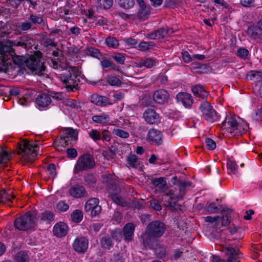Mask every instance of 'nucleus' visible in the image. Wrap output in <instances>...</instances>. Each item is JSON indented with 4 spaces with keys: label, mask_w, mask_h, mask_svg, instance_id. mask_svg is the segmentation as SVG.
I'll use <instances>...</instances> for the list:
<instances>
[{
    "label": "nucleus",
    "mask_w": 262,
    "mask_h": 262,
    "mask_svg": "<svg viewBox=\"0 0 262 262\" xmlns=\"http://www.w3.org/2000/svg\"><path fill=\"white\" fill-rule=\"evenodd\" d=\"M42 57V54L39 50H33L30 53H27L25 55L13 56L12 61L15 64L18 65L20 69L19 72L24 74L26 71L25 66L33 74L41 76L42 72L46 71V67L44 66L40 59Z\"/></svg>",
    "instance_id": "nucleus-1"
},
{
    "label": "nucleus",
    "mask_w": 262,
    "mask_h": 262,
    "mask_svg": "<svg viewBox=\"0 0 262 262\" xmlns=\"http://www.w3.org/2000/svg\"><path fill=\"white\" fill-rule=\"evenodd\" d=\"M166 229V225L159 220L149 223L141 235L143 247L146 249L147 248H153L157 245V240L163 235Z\"/></svg>",
    "instance_id": "nucleus-2"
},
{
    "label": "nucleus",
    "mask_w": 262,
    "mask_h": 262,
    "mask_svg": "<svg viewBox=\"0 0 262 262\" xmlns=\"http://www.w3.org/2000/svg\"><path fill=\"white\" fill-rule=\"evenodd\" d=\"M38 218L37 211L32 209L16 218L14 220V226L20 231L34 230L37 225Z\"/></svg>",
    "instance_id": "nucleus-3"
},
{
    "label": "nucleus",
    "mask_w": 262,
    "mask_h": 262,
    "mask_svg": "<svg viewBox=\"0 0 262 262\" xmlns=\"http://www.w3.org/2000/svg\"><path fill=\"white\" fill-rule=\"evenodd\" d=\"M37 145H33L26 139H23L18 143L17 154L21 155L23 160L32 163L35 160L36 151L33 149L37 147Z\"/></svg>",
    "instance_id": "nucleus-4"
},
{
    "label": "nucleus",
    "mask_w": 262,
    "mask_h": 262,
    "mask_svg": "<svg viewBox=\"0 0 262 262\" xmlns=\"http://www.w3.org/2000/svg\"><path fill=\"white\" fill-rule=\"evenodd\" d=\"M171 182L173 185L178 187L179 191H177L176 190V188H175L174 189H171L165 195L169 196L170 200H176L177 201L182 200L186 193V187L190 186L192 184L191 182H182V181L176 176L171 179Z\"/></svg>",
    "instance_id": "nucleus-5"
},
{
    "label": "nucleus",
    "mask_w": 262,
    "mask_h": 262,
    "mask_svg": "<svg viewBox=\"0 0 262 262\" xmlns=\"http://www.w3.org/2000/svg\"><path fill=\"white\" fill-rule=\"evenodd\" d=\"M95 166V162L93 157L89 154H84L80 156L74 168V173L77 174L79 171H85L93 168Z\"/></svg>",
    "instance_id": "nucleus-6"
},
{
    "label": "nucleus",
    "mask_w": 262,
    "mask_h": 262,
    "mask_svg": "<svg viewBox=\"0 0 262 262\" xmlns=\"http://www.w3.org/2000/svg\"><path fill=\"white\" fill-rule=\"evenodd\" d=\"M221 127L231 135L233 134L234 136L237 133L242 134L245 130V129L242 128V126L237 122L235 118L233 117L227 116L221 124Z\"/></svg>",
    "instance_id": "nucleus-7"
},
{
    "label": "nucleus",
    "mask_w": 262,
    "mask_h": 262,
    "mask_svg": "<svg viewBox=\"0 0 262 262\" xmlns=\"http://www.w3.org/2000/svg\"><path fill=\"white\" fill-rule=\"evenodd\" d=\"M202 117L207 121L214 122L218 120L219 116L210 103L204 101L201 104L200 107Z\"/></svg>",
    "instance_id": "nucleus-8"
},
{
    "label": "nucleus",
    "mask_w": 262,
    "mask_h": 262,
    "mask_svg": "<svg viewBox=\"0 0 262 262\" xmlns=\"http://www.w3.org/2000/svg\"><path fill=\"white\" fill-rule=\"evenodd\" d=\"M89 240L84 236H78L76 237L73 244V249L77 253L83 254L88 249Z\"/></svg>",
    "instance_id": "nucleus-9"
},
{
    "label": "nucleus",
    "mask_w": 262,
    "mask_h": 262,
    "mask_svg": "<svg viewBox=\"0 0 262 262\" xmlns=\"http://www.w3.org/2000/svg\"><path fill=\"white\" fill-rule=\"evenodd\" d=\"M152 98L156 103L161 105H165L169 103L170 95L166 90L160 89L154 92Z\"/></svg>",
    "instance_id": "nucleus-10"
},
{
    "label": "nucleus",
    "mask_w": 262,
    "mask_h": 262,
    "mask_svg": "<svg viewBox=\"0 0 262 262\" xmlns=\"http://www.w3.org/2000/svg\"><path fill=\"white\" fill-rule=\"evenodd\" d=\"M143 117L146 122L150 124H158L160 122L159 115L152 108L147 109L143 114Z\"/></svg>",
    "instance_id": "nucleus-11"
},
{
    "label": "nucleus",
    "mask_w": 262,
    "mask_h": 262,
    "mask_svg": "<svg viewBox=\"0 0 262 262\" xmlns=\"http://www.w3.org/2000/svg\"><path fill=\"white\" fill-rule=\"evenodd\" d=\"M162 133L156 129H150L148 132L147 139L152 144L159 145L162 144Z\"/></svg>",
    "instance_id": "nucleus-12"
},
{
    "label": "nucleus",
    "mask_w": 262,
    "mask_h": 262,
    "mask_svg": "<svg viewBox=\"0 0 262 262\" xmlns=\"http://www.w3.org/2000/svg\"><path fill=\"white\" fill-rule=\"evenodd\" d=\"M135 229V226L132 223H128L124 225L122 232L125 242H130L133 241Z\"/></svg>",
    "instance_id": "nucleus-13"
},
{
    "label": "nucleus",
    "mask_w": 262,
    "mask_h": 262,
    "mask_svg": "<svg viewBox=\"0 0 262 262\" xmlns=\"http://www.w3.org/2000/svg\"><path fill=\"white\" fill-rule=\"evenodd\" d=\"M225 253L228 256L227 262H239L240 252L238 249L232 247H226L224 250Z\"/></svg>",
    "instance_id": "nucleus-14"
},
{
    "label": "nucleus",
    "mask_w": 262,
    "mask_h": 262,
    "mask_svg": "<svg viewBox=\"0 0 262 262\" xmlns=\"http://www.w3.org/2000/svg\"><path fill=\"white\" fill-rule=\"evenodd\" d=\"M70 194L76 198H81L86 196V191L83 186L74 185L69 190Z\"/></svg>",
    "instance_id": "nucleus-15"
},
{
    "label": "nucleus",
    "mask_w": 262,
    "mask_h": 262,
    "mask_svg": "<svg viewBox=\"0 0 262 262\" xmlns=\"http://www.w3.org/2000/svg\"><path fill=\"white\" fill-rule=\"evenodd\" d=\"M68 229V226L66 223L59 222L55 225L53 228V233L57 237H62L67 234Z\"/></svg>",
    "instance_id": "nucleus-16"
},
{
    "label": "nucleus",
    "mask_w": 262,
    "mask_h": 262,
    "mask_svg": "<svg viewBox=\"0 0 262 262\" xmlns=\"http://www.w3.org/2000/svg\"><path fill=\"white\" fill-rule=\"evenodd\" d=\"M91 101L99 106H105L107 105L112 104L110 99L105 96H103L97 94L92 95L91 97Z\"/></svg>",
    "instance_id": "nucleus-17"
},
{
    "label": "nucleus",
    "mask_w": 262,
    "mask_h": 262,
    "mask_svg": "<svg viewBox=\"0 0 262 262\" xmlns=\"http://www.w3.org/2000/svg\"><path fill=\"white\" fill-rule=\"evenodd\" d=\"M176 99L178 102H181L185 107H190L193 103V99L190 94L181 92L176 96Z\"/></svg>",
    "instance_id": "nucleus-18"
},
{
    "label": "nucleus",
    "mask_w": 262,
    "mask_h": 262,
    "mask_svg": "<svg viewBox=\"0 0 262 262\" xmlns=\"http://www.w3.org/2000/svg\"><path fill=\"white\" fill-rule=\"evenodd\" d=\"M247 33L250 38L262 39V30L257 25L249 26Z\"/></svg>",
    "instance_id": "nucleus-19"
},
{
    "label": "nucleus",
    "mask_w": 262,
    "mask_h": 262,
    "mask_svg": "<svg viewBox=\"0 0 262 262\" xmlns=\"http://www.w3.org/2000/svg\"><path fill=\"white\" fill-rule=\"evenodd\" d=\"M36 103L39 106L46 107L51 103V99L49 94L43 93L37 96L36 98Z\"/></svg>",
    "instance_id": "nucleus-20"
},
{
    "label": "nucleus",
    "mask_w": 262,
    "mask_h": 262,
    "mask_svg": "<svg viewBox=\"0 0 262 262\" xmlns=\"http://www.w3.org/2000/svg\"><path fill=\"white\" fill-rule=\"evenodd\" d=\"M232 212V210L227 207H223L221 213L222 214V217H220L222 220V226H225L229 224L231 218V213Z\"/></svg>",
    "instance_id": "nucleus-21"
},
{
    "label": "nucleus",
    "mask_w": 262,
    "mask_h": 262,
    "mask_svg": "<svg viewBox=\"0 0 262 262\" xmlns=\"http://www.w3.org/2000/svg\"><path fill=\"white\" fill-rule=\"evenodd\" d=\"M15 54V50H0V63L8 64V60Z\"/></svg>",
    "instance_id": "nucleus-22"
},
{
    "label": "nucleus",
    "mask_w": 262,
    "mask_h": 262,
    "mask_svg": "<svg viewBox=\"0 0 262 262\" xmlns=\"http://www.w3.org/2000/svg\"><path fill=\"white\" fill-rule=\"evenodd\" d=\"M78 131L77 129H73L71 127L67 128L65 130L66 136L63 137V139L64 140L65 145H68V141L67 139L71 138L72 141H76L78 139Z\"/></svg>",
    "instance_id": "nucleus-23"
},
{
    "label": "nucleus",
    "mask_w": 262,
    "mask_h": 262,
    "mask_svg": "<svg viewBox=\"0 0 262 262\" xmlns=\"http://www.w3.org/2000/svg\"><path fill=\"white\" fill-rule=\"evenodd\" d=\"M157 245L154 246L153 248H148L149 249L154 250L157 257L159 258H162L166 256L167 246L164 244H161L159 243V240H157Z\"/></svg>",
    "instance_id": "nucleus-24"
},
{
    "label": "nucleus",
    "mask_w": 262,
    "mask_h": 262,
    "mask_svg": "<svg viewBox=\"0 0 262 262\" xmlns=\"http://www.w3.org/2000/svg\"><path fill=\"white\" fill-rule=\"evenodd\" d=\"M192 91L194 95L199 97H202L203 99L207 97L209 95V93L204 90L202 85H197L195 86H193L192 88Z\"/></svg>",
    "instance_id": "nucleus-25"
},
{
    "label": "nucleus",
    "mask_w": 262,
    "mask_h": 262,
    "mask_svg": "<svg viewBox=\"0 0 262 262\" xmlns=\"http://www.w3.org/2000/svg\"><path fill=\"white\" fill-rule=\"evenodd\" d=\"M151 184L154 186L158 188L159 190L161 191H164L167 185L166 178L164 177H160L152 179L151 180Z\"/></svg>",
    "instance_id": "nucleus-26"
},
{
    "label": "nucleus",
    "mask_w": 262,
    "mask_h": 262,
    "mask_svg": "<svg viewBox=\"0 0 262 262\" xmlns=\"http://www.w3.org/2000/svg\"><path fill=\"white\" fill-rule=\"evenodd\" d=\"M138 67H145L147 68H151L156 65V61L151 58L142 59L136 63Z\"/></svg>",
    "instance_id": "nucleus-27"
},
{
    "label": "nucleus",
    "mask_w": 262,
    "mask_h": 262,
    "mask_svg": "<svg viewBox=\"0 0 262 262\" xmlns=\"http://www.w3.org/2000/svg\"><path fill=\"white\" fill-rule=\"evenodd\" d=\"M27 43H25V41L21 42V41H12L8 40L6 45H4L3 43H2L1 47H0V49H5V47H8V49H13V46H21L23 48H24L25 49H28L27 48Z\"/></svg>",
    "instance_id": "nucleus-28"
},
{
    "label": "nucleus",
    "mask_w": 262,
    "mask_h": 262,
    "mask_svg": "<svg viewBox=\"0 0 262 262\" xmlns=\"http://www.w3.org/2000/svg\"><path fill=\"white\" fill-rule=\"evenodd\" d=\"M83 184L90 187H94L97 182V178L93 173H86L83 176Z\"/></svg>",
    "instance_id": "nucleus-29"
},
{
    "label": "nucleus",
    "mask_w": 262,
    "mask_h": 262,
    "mask_svg": "<svg viewBox=\"0 0 262 262\" xmlns=\"http://www.w3.org/2000/svg\"><path fill=\"white\" fill-rule=\"evenodd\" d=\"M126 160L127 164L134 168H138L140 164L139 158L135 154H130L127 157Z\"/></svg>",
    "instance_id": "nucleus-30"
},
{
    "label": "nucleus",
    "mask_w": 262,
    "mask_h": 262,
    "mask_svg": "<svg viewBox=\"0 0 262 262\" xmlns=\"http://www.w3.org/2000/svg\"><path fill=\"white\" fill-rule=\"evenodd\" d=\"M101 83L103 85H107L108 84L113 86H120L121 84V80L116 76L107 77L106 81L101 80Z\"/></svg>",
    "instance_id": "nucleus-31"
},
{
    "label": "nucleus",
    "mask_w": 262,
    "mask_h": 262,
    "mask_svg": "<svg viewBox=\"0 0 262 262\" xmlns=\"http://www.w3.org/2000/svg\"><path fill=\"white\" fill-rule=\"evenodd\" d=\"M262 78V72L258 71H250L246 75V78L250 80L259 81Z\"/></svg>",
    "instance_id": "nucleus-32"
},
{
    "label": "nucleus",
    "mask_w": 262,
    "mask_h": 262,
    "mask_svg": "<svg viewBox=\"0 0 262 262\" xmlns=\"http://www.w3.org/2000/svg\"><path fill=\"white\" fill-rule=\"evenodd\" d=\"M40 218L41 221L50 223L54 221V214L51 211L46 210L41 213Z\"/></svg>",
    "instance_id": "nucleus-33"
},
{
    "label": "nucleus",
    "mask_w": 262,
    "mask_h": 262,
    "mask_svg": "<svg viewBox=\"0 0 262 262\" xmlns=\"http://www.w3.org/2000/svg\"><path fill=\"white\" fill-rule=\"evenodd\" d=\"M14 259L16 262H29L30 258L26 252L20 251L15 254Z\"/></svg>",
    "instance_id": "nucleus-34"
},
{
    "label": "nucleus",
    "mask_w": 262,
    "mask_h": 262,
    "mask_svg": "<svg viewBox=\"0 0 262 262\" xmlns=\"http://www.w3.org/2000/svg\"><path fill=\"white\" fill-rule=\"evenodd\" d=\"M99 200L97 198H92L89 199L85 203V210L86 212H90L95 207V205L99 204Z\"/></svg>",
    "instance_id": "nucleus-35"
},
{
    "label": "nucleus",
    "mask_w": 262,
    "mask_h": 262,
    "mask_svg": "<svg viewBox=\"0 0 262 262\" xmlns=\"http://www.w3.org/2000/svg\"><path fill=\"white\" fill-rule=\"evenodd\" d=\"M10 157L11 155L8 151L5 150L3 147H0V165L6 166Z\"/></svg>",
    "instance_id": "nucleus-36"
},
{
    "label": "nucleus",
    "mask_w": 262,
    "mask_h": 262,
    "mask_svg": "<svg viewBox=\"0 0 262 262\" xmlns=\"http://www.w3.org/2000/svg\"><path fill=\"white\" fill-rule=\"evenodd\" d=\"M92 120L97 123L106 124L110 121L108 115H95L92 117Z\"/></svg>",
    "instance_id": "nucleus-37"
},
{
    "label": "nucleus",
    "mask_w": 262,
    "mask_h": 262,
    "mask_svg": "<svg viewBox=\"0 0 262 262\" xmlns=\"http://www.w3.org/2000/svg\"><path fill=\"white\" fill-rule=\"evenodd\" d=\"M110 197L117 204L121 206V207H128V203L124 200L121 196H118L116 194H111Z\"/></svg>",
    "instance_id": "nucleus-38"
},
{
    "label": "nucleus",
    "mask_w": 262,
    "mask_h": 262,
    "mask_svg": "<svg viewBox=\"0 0 262 262\" xmlns=\"http://www.w3.org/2000/svg\"><path fill=\"white\" fill-rule=\"evenodd\" d=\"M118 5L124 9H129L135 5L134 0H117Z\"/></svg>",
    "instance_id": "nucleus-39"
},
{
    "label": "nucleus",
    "mask_w": 262,
    "mask_h": 262,
    "mask_svg": "<svg viewBox=\"0 0 262 262\" xmlns=\"http://www.w3.org/2000/svg\"><path fill=\"white\" fill-rule=\"evenodd\" d=\"M150 13V11L147 7L140 8L137 13L138 18L142 20H144L148 18Z\"/></svg>",
    "instance_id": "nucleus-40"
},
{
    "label": "nucleus",
    "mask_w": 262,
    "mask_h": 262,
    "mask_svg": "<svg viewBox=\"0 0 262 262\" xmlns=\"http://www.w3.org/2000/svg\"><path fill=\"white\" fill-rule=\"evenodd\" d=\"M222 208L223 207L221 205H220V206L218 207L215 203L212 202L206 206L205 209L208 213L211 214L219 212L220 210L221 211Z\"/></svg>",
    "instance_id": "nucleus-41"
},
{
    "label": "nucleus",
    "mask_w": 262,
    "mask_h": 262,
    "mask_svg": "<svg viewBox=\"0 0 262 262\" xmlns=\"http://www.w3.org/2000/svg\"><path fill=\"white\" fill-rule=\"evenodd\" d=\"M10 195V194H9L6 189H3L0 192V203L9 205V202H11Z\"/></svg>",
    "instance_id": "nucleus-42"
},
{
    "label": "nucleus",
    "mask_w": 262,
    "mask_h": 262,
    "mask_svg": "<svg viewBox=\"0 0 262 262\" xmlns=\"http://www.w3.org/2000/svg\"><path fill=\"white\" fill-rule=\"evenodd\" d=\"M71 216L74 222L80 223L83 219V212L80 210L76 209L72 212Z\"/></svg>",
    "instance_id": "nucleus-43"
},
{
    "label": "nucleus",
    "mask_w": 262,
    "mask_h": 262,
    "mask_svg": "<svg viewBox=\"0 0 262 262\" xmlns=\"http://www.w3.org/2000/svg\"><path fill=\"white\" fill-rule=\"evenodd\" d=\"M105 42L108 48H117L119 45V41L115 37L112 36L106 37Z\"/></svg>",
    "instance_id": "nucleus-44"
},
{
    "label": "nucleus",
    "mask_w": 262,
    "mask_h": 262,
    "mask_svg": "<svg viewBox=\"0 0 262 262\" xmlns=\"http://www.w3.org/2000/svg\"><path fill=\"white\" fill-rule=\"evenodd\" d=\"M107 188L109 193L111 194H117L120 191L119 187L114 180L109 184L107 185Z\"/></svg>",
    "instance_id": "nucleus-45"
},
{
    "label": "nucleus",
    "mask_w": 262,
    "mask_h": 262,
    "mask_svg": "<svg viewBox=\"0 0 262 262\" xmlns=\"http://www.w3.org/2000/svg\"><path fill=\"white\" fill-rule=\"evenodd\" d=\"M100 244L102 248L107 249H110L111 247H113V243L111 237L106 236L101 238Z\"/></svg>",
    "instance_id": "nucleus-46"
},
{
    "label": "nucleus",
    "mask_w": 262,
    "mask_h": 262,
    "mask_svg": "<svg viewBox=\"0 0 262 262\" xmlns=\"http://www.w3.org/2000/svg\"><path fill=\"white\" fill-rule=\"evenodd\" d=\"M112 58L119 64H123L125 60V54L118 52H114L112 55Z\"/></svg>",
    "instance_id": "nucleus-47"
},
{
    "label": "nucleus",
    "mask_w": 262,
    "mask_h": 262,
    "mask_svg": "<svg viewBox=\"0 0 262 262\" xmlns=\"http://www.w3.org/2000/svg\"><path fill=\"white\" fill-rule=\"evenodd\" d=\"M112 237L117 242H120L123 237L122 232L120 229L116 228L111 231Z\"/></svg>",
    "instance_id": "nucleus-48"
},
{
    "label": "nucleus",
    "mask_w": 262,
    "mask_h": 262,
    "mask_svg": "<svg viewBox=\"0 0 262 262\" xmlns=\"http://www.w3.org/2000/svg\"><path fill=\"white\" fill-rule=\"evenodd\" d=\"M128 207L139 210L143 208L144 206L136 198H133L131 202L128 203Z\"/></svg>",
    "instance_id": "nucleus-49"
},
{
    "label": "nucleus",
    "mask_w": 262,
    "mask_h": 262,
    "mask_svg": "<svg viewBox=\"0 0 262 262\" xmlns=\"http://www.w3.org/2000/svg\"><path fill=\"white\" fill-rule=\"evenodd\" d=\"M32 26L33 25L32 23L28 19L25 20V21L23 22L20 23L19 26H18V28L21 31H25L32 29Z\"/></svg>",
    "instance_id": "nucleus-50"
},
{
    "label": "nucleus",
    "mask_w": 262,
    "mask_h": 262,
    "mask_svg": "<svg viewBox=\"0 0 262 262\" xmlns=\"http://www.w3.org/2000/svg\"><path fill=\"white\" fill-rule=\"evenodd\" d=\"M98 2L100 7L105 10H108L112 7L113 0H98Z\"/></svg>",
    "instance_id": "nucleus-51"
},
{
    "label": "nucleus",
    "mask_w": 262,
    "mask_h": 262,
    "mask_svg": "<svg viewBox=\"0 0 262 262\" xmlns=\"http://www.w3.org/2000/svg\"><path fill=\"white\" fill-rule=\"evenodd\" d=\"M28 19L32 25H40L43 21L41 17L35 15L33 14L30 15L29 17H28Z\"/></svg>",
    "instance_id": "nucleus-52"
},
{
    "label": "nucleus",
    "mask_w": 262,
    "mask_h": 262,
    "mask_svg": "<svg viewBox=\"0 0 262 262\" xmlns=\"http://www.w3.org/2000/svg\"><path fill=\"white\" fill-rule=\"evenodd\" d=\"M69 208L68 204L66 203L64 201H59L56 206V209L58 211L64 212L67 211Z\"/></svg>",
    "instance_id": "nucleus-53"
},
{
    "label": "nucleus",
    "mask_w": 262,
    "mask_h": 262,
    "mask_svg": "<svg viewBox=\"0 0 262 262\" xmlns=\"http://www.w3.org/2000/svg\"><path fill=\"white\" fill-rule=\"evenodd\" d=\"M89 136L95 141L101 139V135L96 129H92V131L89 133Z\"/></svg>",
    "instance_id": "nucleus-54"
},
{
    "label": "nucleus",
    "mask_w": 262,
    "mask_h": 262,
    "mask_svg": "<svg viewBox=\"0 0 262 262\" xmlns=\"http://www.w3.org/2000/svg\"><path fill=\"white\" fill-rule=\"evenodd\" d=\"M113 134L117 136L123 138H127L129 137V134L121 129H115L113 130Z\"/></svg>",
    "instance_id": "nucleus-55"
},
{
    "label": "nucleus",
    "mask_w": 262,
    "mask_h": 262,
    "mask_svg": "<svg viewBox=\"0 0 262 262\" xmlns=\"http://www.w3.org/2000/svg\"><path fill=\"white\" fill-rule=\"evenodd\" d=\"M154 46H155V42L152 41L149 42H141L138 45L140 48L143 49H150L151 47Z\"/></svg>",
    "instance_id": "nucleus-56"
},
{
    "label": "nucleus",
    "mask_w": 262,
    "mask_h": 262,
    "mask_svg": "<svg viewBox=\"0 0 262 262\" xmlns=\"http://www.w3.org/2000/svg\"><path fill=\"white\" fill-rule=\"evenodd\" d=\"M227 167L233 173L235 174L237 171V166L234 161L229 160L227 162Z\"/></svg>",
    "instance_id": "nucleus-57"
},
{
    "label": "nucleus",
    "mask_w": 262,
    "mask_h": 262,
    "mask_svg": "<svg viewBox=\"0 0 262 262\" xmlns=\"http://www.w3.org/2000/svg\"><path fill=\"white\" fill-rule=\"evenodd\" d=\"M205 142L207 146V148L209 150H213L216 147L215 142L210 138H206L205 140Z\"/></svg>",
    "instance_id": "nucleus-58"
},
{
    "label": "nucleus",
    "mask_w": 262,
    "mask_h": 262,
    "mask_svg": "<svg viewBox=\"0 0 262 262\" xmlns=\"http://www.w3.org/2000/svg\"><path fill=\"white\" fill-rule=\"evenodd\" d=\"M25 0H8L6 4L8 6H11L14 8H17Z\"/></svg>",
    "instance_id": "nucleus-59"
},
{
    "label": "nucleus",
    "mask_w": 262,
    "mask_h": 262,
    "mask_svg": "<svg viewBox=\"0 0 262 262\" xmlns=\"http://www.w3.org/2000/svg\"><path fill=\"white\" fill-rule=\"evenodd\" d=\"M150 206L152 208L157 211H160L162 209V206L157 200L154 199L150 201Z\"/></svg>",
    "instance_id": "nucleus-60"
},
{
    "label": "nucleus",
    "mask_w": 262,
    "mask_h": 262,
    "mask_svg": "<svg viewBox=\"0 0 262 262\" xmlns=\"http://www.w3.org/2000/svg\"><path fill=\"white\" fill-rule=\"evenodd\" d=\"M47 170L49 172V173L52 177L54 178L57 172L56 171V166L54 163H50L47 166Z\"/></svg>",
    "instance_id": "nucleus-61"
},
{
    "label": "nucleus",
    "mask_w": 262,
    "mask_h": 262,
    "mask_svg": "<svg viewBox=\"0 0 262 262\" xmlns=\"http://www.w3.org/2000/svg\"><path fill=\"white\" fill-rule=\"evenodd\" d=\"M67 154L68 158L70 159L75 158L77 156V151L75 148H71L67 150Z\"/></svg>",
    "instance_id": "nucleus-62"
},
{
    "label": "nucleus",
    "mask_w": 262,
    "mask_h": 262,
    "mask_svg": "<svg viewBox=\"0 0 262 262\" xmlns=\"http://www.w3.org/2000/svg\"><path fill=\"white\" fill-rule=\"evenodd\" d=\"M87 54H89L92 57H95L98 59H100L102 57V55L100 53V50H86Z\"/></svg>",
    "instance_id": "nucleus-63"
},
{
    "label": "nucleus",
    "mask_w": 262,
    "mask_h": 262,
    "mask_svg": "<svg viewBox=\"0 0 262 262\" xmlns=\"http://www.w3.org/2000/svg\"><path fill=\"white\" fill-rule=\"evenodd\" d=\"M235 54L239 58L246 59L249 55V50H236Z\"/></svg>",
    "instance_id": "nucleus-64"
}]
</instances>
